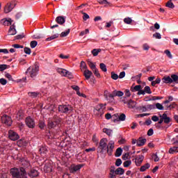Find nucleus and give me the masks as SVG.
<instances>
[{
  "instance_id": "16",
  "label": "nucleus",
  "mask_w": 178,
  "mask_h": 178,
  "mask_svg": "<svg viewBox=\"0 0 178 178\" xmlns=\"http://www.w3.org/2000/svg\"><path fill=\"white\" fill-rule=\"evenodd\" d=\"M10 35H16L17 34V31H16V26H15V24H13L8 31Z\"/></svg>"
},
{
  "instance_id": "38",
  "label": "nucleus",
  "mask_w": 178,
  "mask_h": 178,
  "mask_svg": "<svg viewBox=\"0 0 178 178\" xmlns=\"http://www.w3.org/2000/svg\"><path fill=\"white\" fill-rule=\"evenodd\" d=\"M101 52V49H95L92 51L93 56H98V54Z\"/></svg>"
},
{
  "instance_id": "8",
  "label": "nucleus",
  "mask_w": 178,
  "mask_h": 178,
  "mask_svg": "<svg viewBox=\"0 0 178 178\" xmlns=\"http://www.w3.org/2000/svg\"><path fill=\"white\" fill-rule=\"evenodd\" d=\"M83 166L84 164H72L70 167V173H76V172H79V170H80V169H81V168H83Z\"/></svg>"
},
{
  "instance_id": "51",
  "label": "nucleus",
  "mask_w": 178,
  "mask_h": 178,
  "mask_svg": "<svg viewBox=\"0 0 178 178\" xmlns=\"http://www.w3.org/2000/svg\"><path fill=\"white\" fill-rule=\"evenodd\" d=\"M6 69H8V65L3 64V65H0V72H3V70H6Z\"/></svg>"
},
{
  "instance_id": "5",
  "label": "nucleus",
  "mask_w": 178,
  "mask_h": 178,
  "mask_svg": "<svg viewBox=\"0 0 178 178\" xmlns=\"http://www.w3.org/2000/svg\"><path fill=\"white\" fill-rule=\"evenodd\" d=\"M105 106H106V104H98L96 106L94 109L95 115H97V116H101V115H103L104 111H105Z\"/></svg>"
},
{
  "instance_id": "29",
  "label": "nucleus",
  "mask_w": 178,
  "mask_h": 178,
  "mask_svg": "<svg viewBox=\"0 0 178 178\" xmlns=\"http://www.w3.org/2000/svg\"><path fill=\"white\" fill-rule=\"evenodd\" d=\"M103 133H106V134H107V136H112L113 131L110 129L104 128V129H103Z\"/></svg>"
},
{
  "instance_id": "60",
  "label": "nucleus",
  "mask_w": 178,
  "mask_h": 178,
  "mask_svg": "<svg viewBox=\"0 0 178 178\" xmlns=\"http://www.w3.org/2000/svg\"><path fill=\"white\" fill-rule=\"evenodd\" d=\"M125 76H126V72L124 71H122L120 73L118 78L123 79Z\"/></svg>"
},
{
  "instance_id": "56",
  "label": "nucleus",
  "mask_w": 178,
  "mask_h": 178,
  "mask_svg": "<svg viewBox=\"0 0 178 178\" xmlns=\"http://www.w3.org/2000/svg\"><path fill=\"white\" fill-rule=\"evenodd\" d=\"M44 170L46 172H52V168H51V167H49L48 165H44Z\"/></svg>"
},
{
  "instance_id": "26",
  "label": "nucleus",
  "mask_w": 178,
  "mask_h": 178,
  "mask_svg": "<svg viewBox=\"0 0 178 178\" xmlns=\"http://www.w3.org/2000/svg\"><path fill=\"white\" fill-rule=\"evenodd\" d=\"M19 147H26L27 145V142L24 139H21L17 142Z\"/></svg>"
},
{
  "instance_id": "3",
  "label": "nucleus",
  "mask_w": 178,
  "mask_h": 178,
  "mask_svg": "<svg viewBox=\"0 0 178 178\" xmlns=\"http://www.w3.org/2000/svg\"><path fill=\"white\" fill-rule=\"evenodd\" d=\"M38 70H40L39 67L38 65H35L34 66L29 67L26 73L28 74V76H30L31 79H34V77H35V76H37L38 74Z\"/></svg>"
},
{
  "instance_id": "31",
  "label": "nucleus",
  "mask_w": 178,
  "mask_h": 178,
  "mask_svg": "<svg viewBox=\"0 0 178 178\" xmlns=\"http://www.w3.org/2000/svg\"><path fill=\"white\" fill-rule=\"evenodd\" d=\"M170 77H171L172 83H176V84H178V76L177 75L172 74Z\"/></svg>"
},
{
  "instance_id": "32",
  "label": "nucleus",
  "mask_w": 178,
  "mask_h": 178,
  "mask_svg": "<svg viewBox=\"0 0 178 178\" xmlns=\"http://www.w3.org/2000/svg\"><path fill=\"white\" fill-rule=\"evenodd\" d=\"M97 2L100 5H104V6H109V2L106 0H97Z\"/></svg>"
},
{
  "instance_id": "62",
  "label": "nucleus",
  "mask_w": 178,
  "mask_h": 178,
  "mask_svg": "<svg viewBox=\"0 0 178 178\" xmlns=\"http://www.w3.org/2000/svg\"><path fill=\"white\" fill-rule=\"evenodd\" d=\"M88 33H90V30L86 29L85 31L81 32L80 35H86V34H88Z\"/></svg>"
},
{
  "instance_id": "34",
  "label": "nucleus",
  "mask_w": 178,
  "mask_h": 178,
  "mask_svg": "<svg viewBox=\"0 0 178 178\" xmlns=\"http://www.w3.org/2000/svg\"><path fill=\"white\" fill-rule=\"evenodd\" d=\"M122 152H123V149H122V147H118L115 152V156L117 158H119V156L122 155Z\"/></svg>"
},
{
  "instance_id": "30",
  "label": "nucleus",
  "mask_w": 178,
  "mask_h": 178,
  "mask_svg": "<svg viewBox=\"0 0 178 178\" xmlns=\"http://www.w3.org/2000/svg\"><path fill=\"white\" fill-rule=\"evenodd\" d=\"M115 175H120L122 176V175L124 174V170L122 168H118L115 171Z\"/></svg>"
},
{
  "instance_id": "47",
  "label": "nucleus",
  "mask_w": 178,
  "mask_h": 178,
  "mask_svg": "<svg viewBox=\"0 0 178 178\" xmlns=\"http://www.w3.org/2000/svg\"><path fill=\"white\" fill-rule=\"evenodd\" d=\"M154 38H156V40H161L162 38V35L161 33L156 32V33L153 34Z\"/></svg>"
},
{
  "instance_id": "61",
  "label": "nucleus",
  "mask_w": 178,
  "mask_h": 178,
  "mask_svg": "<svg viewBox=\"0 0 178 178\" xmlns=\"http://www.w3.org/2000/svg\"><path fill=\"white\" fill-rule=\"evenodd\" d=\"M83 15V20H88V19H90V15H88V14L86 13H82Z\"/></svg>"
},
{
  "instance_id": "4",
  "label": "nucleus",
  "mask_w": 178,
  "mask_h": 178,
  "mask_svg": "<svg viewBox=\"0 0 178 178\" xmlns=\"http://www.w3.org/2000/svg\"><path fill=\"white\" fill-rule=\"evenodd\" d=\"M61 120L60 118H58V117L50 118L49 120L48 127L49 129H54V127H56V126H59V123H60Z\"/></svg>"
},
{
  "instance_id": "15",
  "label": "nucleus",
  "mask_w": 178,
  "mask_h": 178,
  "mask_svg": "<svg viewBox=\"0 0 178 178\" xmlns=\"http://www.w3.org/2000/svg\"><path fill=\"white\" fill-rule=\"evenodd\" d=\"M124 120H126V115L124 113H122L117 119H114L113 122L114 123H116L117 122H124Z\"/></svg>"
},
{
  "instance_id": "18",
  "label": "nucleus",
  "mask_w": 178,
  "mask_h": 178,
  "mask_svg": "<svg viewBox=\"0 0 178 178\" xmlns=\"http://www.w3.org/2000/svg\"><path fill=\"white\" fill-rule=\"evenodd\" d=\"M128 108L129 109H134L136 106H137V102L133 101L132 99H130L127 102Z\"/></svg>"
},
{
  "instance_id": "9",
  "label": "nucleus",
  "mask_w": 178,
  "mask_h": 178,
  "mask_svg": "<svg viewBox=\"0 0 178 178\" xmlns=\"http://www.w3.org/2000/svg\"><path fill=\"white\" fill-rule=\"evenodd\" d=\"M1 122L6 126H12V118L6 115L1 117Z\"/></svg>"
},
{
  "instance_id": "57",
  "label": "nucleus",
  "mask_w": 178,
  "mask_h": 178,
  "mask_svg": "<svg viewBox=\"0 0 178 178\" xmlns=\"http://www.w3.org/2000/svg\"><path fill=\"white\" fill-rule=\"evenodd\" d=\"M152 159H154V162L159 161V157L158 156V154H155L152 156Z\"/></svg>"
},
{
  "instance_id": "24",
  "label": "nucleus",
  "mask_w": 178,
  "mask_h": 178,
  "mask_svg": "<svg viewBox=\"0 0 178 178\" xmlns=\"http://www.w3.org/2000/svg\"><path fill=\"white\" fill-rule=\"evenodd\" d=\"M29 175L30 177H37L38 176V171L35 169H32Z\"/></svg>"
},
{
  "instance_id": "48",
  "label": "nucleus",
  "mask_w": 178,
  "mask_h": 178,
  "mask_svg": "<svg viewBox=\"0 0 178 178\" xmlns=\"http://www.w3.org/2000/svg\"><path fill=\"white\" fill-rule=\"evenodd\" d=\"M124 168H129L130 165H131V161L127 160L123 163Z\"/></svg>"
},
{
  "instance_id": "64",
  "label": "nucleus",
  "mask_w": 178,
  "mask_h": 178,
  "mask_svg": "<svg viewBox=\"0 0 178 178\" xmlns=\"http://www.w3.org/2000/svg\"><path fill=\"white\" fill-rule=\"evenodd\" d=\"M13 48H15L16 49H19V48H24L23 46L19 44H13Z\"/></svg>"
},
{
  "instance_id": "59",
  "label": "nucleus",
  "mask_w": 178,
  "mask_h": 178,
  "mask_svg": "<svg viewBox=\"0 0 178 178\" xmlns=\"http://www.w3.org/2000/svg\"><path fill=\"white\" fill-rule=\"evenodd\" d=\"M22 38H24V35L23 33L21 35H17L15 37V40H22Z\"/></svg>"
},
{
  "instance_id": "44",
  "label": "nucleus",
  "mask_w": 178,
  "mask_h": 178,
  "mask_svg": "<svg viewBox=\"0 0 178 178\" xmlns=\"http://www.w3.org/2000/svg\"><path fill=\"white\" fill-rule=\"evenodd\" d=\"M100 69L102 72H108V69H106V65L104 63H100Z\"/></svg>"
},
{
  "instance_id": "1",
  "label": "nucleus",
  "mask_w": 178,
  "mask_h": 178,
  "mask_svg": "<svg viewBox=\"0 0 178 178\" xmlns=\"http://www.w3.org/2000/svg\"><path fill=\"white\" fill-rule=\"evenodd\" d=\"M10 174L13 178H27V173H26V170L22 168H11Z\"/></svg>"
},
{
  "instance_id": "27",
  "label": "nucleus",
  "mask_w": 178,
  "mask_h": 178,
  "mask_svg": "<svg viewBox=\"0 0 178 178\" xmlns=\"http://www.w3.org/2000/svg\"><path fill=\"white\" fill-rule=\"evenodd\" d=\"M178 152V147H172L170 148V149L168 150V154H177Z\"/></svg>"
},
{
  "instance_id": "28",
  "label": "nucleus",
  "mask_w": 178,
  "mask_h": 178,
  "mask_svg": "<svg viewBox=\"0 0 178 178\" xmlns=\"http://www.w3.org/2000/svg\"><path fill=\"white\" fill-rule=\"evenodd\" d=\"M150 167H151V164L147 163L140 167V172H145V170H147V169H149Z\"/></svg>"
},
{
  "instance_id": "50",
  "label": "nucleus",
  "mask_w": 178,
  "mask_h": 178,
  "mask_svg": "<svg viewBox=\"0 0 178 178\" xmlns=\"http://www.w3.org/2000/svg\"><path fill=\"white\" fill-rule=\"evenodd\" d=\"M111 79H113V80H118V79H119V75L115 72H111Z\"/></svg>"
},
{
  "instance_id": "46",
  "label": "nucleus",
  "mask_w": 178,
  "mask_h": 178,
  "mask_svg": "<svg viewBox=\"0 0 178 178\" xmlns=\"http://www.w3.org/2000/svg\"><path fill=\"white\" fill-rule=\"evenodd\" d=\"M155 106L156 109H159V111H163V106L161 104L157 103Z\"/></svg>"
},
{
  "instance_id": "7",
  "label": "nucleus",
  "mask_w": 178,
  "mask_h": 178,
  "mask_svg": "<svg viewBox=\"0 0 178 178\" xmlns=\"http://www.w3.org/2000/svg\"><path fill=\"white\" fill-rule=\"evenodd\" d=\"M72 111V107L67 105H60L58 106V112L61 113H67Z\"/></svg>"
},
{
  "instance_id": "40",
  "label": "nucleus",
  "mask_w": 178,
  "mask_h": 178,
  "mask_svg": "<svg viewBox=\"0 0 178 178\" xmlns=\"http://www.w3.org/2000/svg\"><path fill=\"white\" fill-rule=\"evenodd\" d=\"M165 6L167 8H170V9H173L175 8V4H173L172 1L169 0V1L166 3Z\"/></svg>"
},
{
  "instance_id": "2",
  "label": "nucleus",
  "mask_w": 178,
  "mask_h": 178,
  "mask_svg": "<svg viewBox=\"0 0 178 178\" xmlns=\"http://www.w3.org/2000/svg\"><path fill=\"white\" fill-rule=\"evenodd\" d=\"M108 140L106 138H102L100 140L99 146L97 149V152L102 154V155H105V154H108Z\"/></svg>"
},
{
  "instance_id": "54",
  "label": "nucleus",
  "mask_w": 178,
  "mask_h": 178,
  "mask_svg": "<svg viewBox=\"0 0 178 178\" xmlns=\"http://www.w3.org/2000/svg\"><path fill=\"white\" fill-rule=\"evenodd\" d=\"M0 83L2 86H6V84L8 83V81H6V79H5L3 78H1V79H0Z\"/></svg>"
},
{
  "instance_id": "41",
  "label": "nucleus",
  "mask_w": 178,
  "mask_h": 178,
  "mask_svg": "<svg viewBox=\"0 0 178 178\" xmlns=\"http://www.w3.org/2000/svg\"><path fill=\"white\" fill-rule=\"evenodd\" d=\"M132 22L133 19H131V18L130 17H127L124 19V23H125V24H131Z\"/></svg>"
},
{
  "instance_id": "42",
  "label": "nucleus",
  "mask_w": 178,
  "mask_h": 178,
  "mask_svg": "<svg viewBox=\"0 0 178 178\" xmlns=\"http://www.w3.org/2000/svg\"><path fill=\"white\" fill-rule=\"evenodd\" d=\"M164 54L169 58V59H173V56H172V53L169 49H167L164 51Z\"/></svg>"
},
{
  "instance_id": "37",
  "label": "nucleus",
  "mask_w": 178,
  "mask_h": 178,
  "mask_svg": "<svg viewBox=\"0 0 178 178\" xmlns=\"http://www.w3.org/2000/svg\"><path fill=\"white\" fill-rule=\"evenodd\" d=\"M70 33V29H67L65 31H63L60 33V37L63 38V37H67L69 34Z\"/></svg>"
},
{
  "instance_id": "19",
  "label": "nucleus",
  "mask_w": 178,
  "mask_h": 178,
  "mask_svg": "<svg viewBox=\"0 0 178 178\" xmlns=\"http://www.w3.org/2000/svg\"><path fill=\"white\" fill-rule=\"evenodd\" d=\"M161 119H163L164 123L168 124L170 122V118L168 116L166 113H163L162 115L160 116Z\"/></svg>"
},
{
  "instance_id": "11",
  "label": "nucleus",
  "mask_w": 178,
  "mask_h": 178,
  "mask_svg": "<svg viewBox=\"0 0 178 178\" xmlns=\"http://www.w3.org/2000/svg\"><path fill=\"white\" fill-rule=\"evenodd\" d=\"M26 124L29 129H34L35 127V122H34V120L33 118H31L30 117L26 118Z\"/></svg>"
},
{
  "instance_id": "25",
  "label": "nucleus",
  "mask_w": 178,
  "mask_h": 178,
  "mask_svg": "<svg viewBox=\"0 0 178 178\" xmlns=\"http://www.w3.org/2000/svg\"><path fill=\"white\" fill-rule=\"evenodd\" d=\"M104 95H105L106 98H107V99L108 98L113 99V98H115V97H116L115 95V91H113L112 93H110L108 91H105L104 92Z\"/></svg>"
},
{
  "instance_id": "63",
  "label": "nucleus",
  "mask_w": 178,
  "mask_h": 178,
  "mask_svg": "<svg viewBox=\"0 0 178 178\" xmlns=\"http://www.w3.org/2000/svg\"><path fill=\"white\" fill-rule=\"evenodd\" d=\"M122 165V159H118L115 161V166H120Z\"/></svg>"
},
{
  "instance_id": "23",
  "label": "nucleus",
  "mask_w": 178,
  "mask_h": 178,
  "mask_svg": "<svg viewBox=\"0 0 178 178\" xmlns=\"http://www.w3.org/2000/svg\"><path fill=\"white\" fill-rule=\"evenodd\" d=\"M56 22H57L58 24H63L65 22H66V18H65V17L59 16L56 18Z\"/></svg>"
},
{
  "instance_id": "13",
  "label": "nucleus",
  "mask_w": 178,
  "mask_h": 178,
  "mask_svg": "<svg viewBox=\"0 0 178 178\" xmlns=\"http://www.w3.org/2000/svg\"><path fill=\"white\" fill-rule=\"evenodd\" d=\"M108 152L107 153L111 155V154L112 153V151H113V148H115V142L113 140H111L108 145Z\"/></svg>"
},
{
  "instance_id": "39",
  "label": "nucleus",
  "mask_w": 178,
  "mask_h": 178,
  "mask_svg": "<svg viewBox=\"0 0 178 178\" xmlns=\"http://www.w3.org/2000/svg\"><path fill=\"white\" fill-rule=\"evenodd\" d=\"M58 37H59V34L56 33V34L51 35V37L47 38L46 40H47V41H52V40H55V38H58Z\"/></svg>"
},
{
  "instance_id": "45",
  "label": "nucleus",
  "mask_w": 178,
  "mask_h": 178,
  "mask_svg": "<svg viewBox=\"0 0 178 178\" xmlns=\"http://www.w3.org/2000/svg\"><path fill=\"white\" fill-rule=\"evenodd\" d=\"M92 71L93 72L95 76L97 77H101V74H99V71H98L97 68H95L94 70H92Z\"/></svg>"
},
{
  "instance_id": "33",
  "label": "nucleus",
  "mask_w": 178,
  "mask_h": 178,
  "mask_svg": "<svg viewBox=\"0 0 178 178\" xmlns=\"http://www.w3.org/2000/svg\"><path fill=\"white\" fill-rule=\"evenodd\" d=\"M87 64H86V62L81 61V72H84V70H87Z\"/></svg>"
},
{
  "instance_id": "35",
  "label": "nucleus",
  "mask_w": 178,
  "mask_h": 178,
  "mask_svg": "<svg viewBox=\"0 0 178 178\" xmlns=\"http://www.w3.org/2000/svg\"><path fill=\"white\" fill-rule=\"evenodd\" d=\"M40 152L41 155H42L43 154H47V152H48V148L47 147V146L40 147Z\"/></svg>"
},
{
  "instance_id": "36",
  "label": "nucleus",
  "mask_w": 178,
  "mask_h": 178,
  "mask_svg": "<svg viewBox=\"0 0 178 178\" xmlns=\"http://www.w3.org/2000/svg\"><path fill=\"white\" fill-rule=\"evenodd\" d=\"M114 95H115V97H123V95H124V93L120 90H114Z\"/></svg>"
},
{
  "instance_id": "52",
  "label": "nucleus",
  "mask_w": 178,
  "mask_h": 178,
  "mask_svg": "<svg viewBox=\"0 0 178 178\" xmlns=\"http://www.w3.org/2000/svg\"><path fill=\"white\" fill-rule=\"evenodd\" d=\"M145 92H147V94H152V92L151 91V88H149V86H145Z\"/></svg>"
},
{
  "instance_id": "22",
  "label": "nucleus",
  "mask_w": 178,
  "mask_h": 178,
  "mask_svg": "<svg viewBox=\"0 0 178 178\" xmlns=\"http://www.w3.org/2000/svg\"><path fill=\"white\" fill-rule=\"evenodd\" d=\"M162 81L165 84H172V78L170 76H164L162 79Z\"/></svg>"
},
{
  "instance_id": "21",
  "label": "nucleus",
  "mask_w": 178,
  "mask_h": 178,
  "mask_svg": "<svg viewBox=\"0 0 178 178\" xmlns=\"http://www.w3.org/2000/svg\"><path fill=\"white\" fill-rule=\"evenodd\" d=\"M13 9V4L8 3L6 6L4 8V12L6 13H9V12H12Z\"/></svg>"
},
{
  "instance_id": "49",
  "label": "nucleus",
  "mask_w": 178,
  "mask_h": 178,
  "mask_svg": "<svg viewBox=\"0 0 178 178\" xmlns=\"http://www.w3.org/2000/svg\"><path fill=\"white\" fill-rule=\"evenodd\" d=\"M30 45H31V48H35V47L38 45V42H37V41L35 40H33L31 42Z\"/></svg>"
},
{
  "instance_id": "10",
  "label": "nucleus",
  "mask_w": 178,
  "mask_h": 178,
  "mask_svg": "<svg viewBox=\"0 0 178 178\" xmlns=\"http://www.w3.org/2000/svg\"><path fill=\"white\" fill-rule=\"evenodd\" d=\"M8 137H9L10 140H12V141H16L17 140H19V134H17V133H16L15 131H14L13 130H10L8 131Z\"/></svg>"
},
{
  "instance_id": "14",
  "label": "nucleus",
  "mask_w": 178,
  "mask_h": 178,
  "mask_svg": "<svg viewBox=\"0 0 178 178\" xmlns=\"http://www.w3.org/2000/svg\"><path fill=\"white\" fill-rule=\"evenodd\" d=\"M13 22V21L12 20V19H10V18H6V19H1V23L3 26H10V24H12Z\"/></svg>"
},
{
  "instance_id": "53",
  "label": "nucleus",
  "mask_w": 178,
  "mask_h": 178,
  "mask_svg": "<svg viewBox=\"0 0 178 178\" xmlns=\"http://www.w3.org/2000/svg\"><path fill=\"white\" fill-rule=\"evenodd\" d=\"M24 52H25L27 55H30V54H31V49L29 47H25L24 49Z\"/></svg>"
},
{
  "instance_id": "17",
  "label": "nucleus",
  "mask_w": 178,
  "mask_h": 178,
  "mask_svg": "<svg viewBox=\"0 0 178 178\" xmlns=\"http://www.w3.org/2000/svg\"><path fill=\"white\" fill-rule=\"evenodd\" d=\"M83 76L86 77V80H89L91 76H92V72L90 71L88 69L83 71Z\"/></svg>"
},
{
  "instance_id": "12",
  "label": "nucleus",
  "mask_w": 178,
  "mask_h": 178,
  "mask_svg": "<svg viewBox=\"0 0 178 178\" xmlns=\"http://www.w3.org/2000/svg\"><path fill=\"white\" fill-rule=\"evenodd\" d=\"M143 161H144V155H138L135 157V165L136 166H141V163H143Z\"/></svg>"
},
{
  "instance_id": "6",
  "label": "nucleus",
  "mask_w": 178,
  "mask_h": 178,
  "mask_svg": "<svg viewBox=\"0 0 178 178\" xmlns=\"http://www.w3.org/2000/svg\"><path fill=\"white\" fill-rule=\"evenodd\" d=\"M58 73L64 77H68L69 79H73V75L72 73L65 69L58 68L57 70Z\"/></svg>"
},
{
  "instance_id": "55",
  "label": "nucleus",
  "mask_w": 178,
  "mask_h": 178,
  "mask_svg": "<svg viewBox=\"0 0 178 178\" xmlns=\"http://www.w3.org/2000/svg\"><path fill=\"white\" fill-rule=\"evenodd\" d=\"M89 66H90V69H91L92 70H94L95 69H97V66H96L95 64L94 63H92V62H90V63H89Z\"/></svg>"
},
{
  "instance_id": "43",
  "label": "nucleus",
  "mask_w": 178,
  "mask_h": 178,
  "mask_svg": "<svg viewBox=\"0 0 178 178\" xmlns=\"http://www.w3.org/2000/svg\"><path fill=\"white\" fill-rule=\"evenodd\" d=\"M28 95L29 97H31V98H37V97L38 96V93H37L35 92H29L28 93Z\"/></svg>"
},
{
  "instance_id": "20",
  "label": "nucleus",
  "mask_w": 178,
  "mask_h": 178,
  "mask_svg": "<svg viewBox=\"0 0 178 178\" xmlns=\"http://www.w3.org/2000/svg\"><path fill=\"white\" fill-rule=\"evenodd\" d=\"M145 143H147V139L143 138H139L136 142V145L138 147H143V145H144V144H145Z\"/></svg>"
},
{
  "instance_id": "58",
  "label": "nucleus",
  "mask_w": 178,
  "mask_h": 178,
  "mask_svg": "<svg viewBox=\"0 0 178 178\" xmlns=\"http://www.w3.org/2000/svg\"><path fill=\"white\" fill-rule=\"evenodd\" d=\"M146 108L149 110L156 109V106L154 104H148Z\"/></svg>"
}]
</instances>
